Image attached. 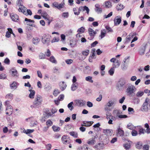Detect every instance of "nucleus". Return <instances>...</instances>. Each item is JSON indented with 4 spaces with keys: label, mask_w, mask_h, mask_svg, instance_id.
Wrapping results in <instances>:
<instances>
[{
    "label": "nucleus",
    "mask_w": 150,
    "mask_h": 150,
    "mask_svg": "<svg viewBox=\"0 0 150 150\" xmlns=\"http://www.w3.org/2000/svg\"><path fill=\"white\" fill-rule=\"evenodd\" d=\"M150 109V99L146 98L142 105L141 110L144 112H147Z\"/></svg>",
    "instance_id": "f257e3e1"
},
{
    "label": "nucleus",
    "mask_w": 150,
    "mask_h": 150,
    "mask_svg": "<svg viewBox=\"0 0 150 150\" xmlns=\"http://www.w3.org/2000/svg\"><path fill=\"white\" fill-rule=\"evenodd\" d=\"M42 99L41 96L39 95L37 96L33 102L34 107H38L42 103Z\"/></svg>",
    "instance_id": "f03ea898"
},
{
    "label": "nucleus",
    "mask_w": 150,
    "mask_h": 150,
    "mask_svg": "<svg viewBox=\"0 0 150 150\" xmlns=\"http://www.w3.org/2000/svg\"><path fill=\"white\" fill-rule=\"evenodd\" d=\"M22 2V0H18V1L17 5L19 7L18 11L19 12H22L25 14H26V8L23 6Z\"/></svg>",
    "instance_id": "7ed1b4c3"
},
{
    "label": "nucleus",
    "mask_w": 150,
    "mask_h": 150,
    "mask_svg": "<svg viewBox=\"0 0 150 150\" xmlns=\"http://www.w3.org/2000/svg\"><path fill=\"white\" fill-rule=\"evenodd\" d=\"M136 91V88L134 85H131L128 86L126 89V93L129 95L134 93Z\"/></svg>",
    "instance_id": "20e7f679"
},
{
    "label": "nucleus",
    "mask_w": 150,
    "mask_h": 150,
    "mask_svg": "<svg viewBox=\"0 0 150 150\" xmlns=\"http://www.w3.org/2000/svg\"><path fill=\"white\" fill-rule=\"evenodd\" d=\"M103 135L105 136L106 139L108 138L109 137L111 136L113 134L112 130L109 129H103Z\"/></svg>",
    "instance_id": "39448f33"
},
{
    "label": "nucleus",
    "mask_w": 150,
    "mask_h": 150,
    "mask_svg": "<svg viewBox=\"0 0 150 150\" xmlns=\"http://www.w3.org/2000/svg\"><path fill=\"white\" fill-rule=\"evenodd\" d=\"M11 74L13 77L18 78L19 76V74L15 67H13L10 70Z\"/></svg>",
    "instance_id": "423d86ee"
},
{
    "label": "nucleus",
    "mask_w": 150,
    "mask_h": 150,
    "mask_svg": "<svg viewBox=\"0 0 150 150\" xmlns=\"http://www.w3.org/2000/svg\"><path fill=\"white\" fill-rule=\"evenodd\" d=\"M41 16L45 19L50 22L49 23L50 24V22L52 20V18L50 17L45 11H43L41 13Z\"/></svg>",
    "instance_id": "0eeeda50"
},
{
    "label": "nucleus",
    "mask_w": 150,
    "mask_h": 150,
    "mask_svg": "<svg viewBox=\"0 0 150 150\" xmlns=\"http://www.w3.org/2000/svg\"><path fill=\"white\" fill-rule=\"evenodd\" d=\"M74 102L76 105L80 107L84 106L86 103L85 101L82 100H74Z\"/></svg>",
    "instance_id": "6e6552de"
},
{
    "label": "nucleus",
    "mask_w": 150,
    "mask_h": 150,
    "mask_svg": "<svg viewBox=\"0 0 150 150\" xmlns=\"http://www.w3.org/2000/svg\"><path fill=\"white\" fill-rule=\"evenodd\" d=\"M64 3H62L59 4L57 2H54L52 4V6L58 9H60L63 8L64 6Z\"/></svg>",
    "instance_id": "1a4fd4ad"
},
{
    "label": "nucleus",
    "mask_w": 150,
    "mask_h": 150,
    "mask_svg": "<svg viewBox=\"0 0 150 150\" xmlns=\"http://www.w3.org/2000/svg\"><path fill=\"white\" fill-rule=\"evenodd\" d=\"M121 21V17L120 16H116L114 19V25L115 26L118 25L120 24Z\"/></svg>",
    "instance_id": "9d476101"
},
{
    "label": "nucleus",
    "mask_w": 150,
    "mask_h": 150,
    "mask_svg": "<svg viewBox=\"0 0 150 150\" xmlns=\"http://www.w3.org/2000/svg\"><path fill=\"white\" fill-rule=\"evenodd\" d=\"M33 88L32 87L30 89H29V91L30 92V93L28 97L31 99L34 98L35 94V91L34 90H33Z\"/></svg>",
    "instance_id": "9b49d317"
},
{
    "label": "nucleus",
    "mask_w": 150,
    "mask_h": 150,
    "mask_svg": "<svg viewBox=\"0 0 150 150\" xmlns=\"http://www.w3.org/2000/svg\"><path fill=\"white\" fill-rule=\"evenodd\" d=\"M126 81L124 79H121L118 83V86L119 87H122L126 83Z\"/></svg>",
    "instance_id": "f8f14e48"
},
{
    "label": "nucleus",
    "mask_w": 150,
    "mask_h": 150,
    "mask_svg": "<svg viewBox=\"0 0 150 150\" xmlns=\"http://www.w3.org/2000/svg\"><path fill=\"white\" fill-rule=\"evenodd\" d=\"M104 147V144L101 143H99L96 144L94 146V148L96 150H100L102 149Z\"/></svg>",
    "instance_id": "ddd939ff"
},
{
    "label": "nucleus",
    "mask_w": 150,
    "mask_h": 150,
    "mask_svg": "<svg viewBox=\"0 0 150 150\" xmlns=\"http://www.w3.org/2000/svg\"><path fill=\"white\" fill-rule=\"evenodd\" d=\"M48 37L47 35H45L42 37V42L44 44H47L49 39L48 38Z\"/></svg>",
    "instance_id": "4468645a"
},
{
    "label": "nucleus",
    "mask_w": 150,
    "mask_h": 150,
    "mask_svg": "<svg viewBox=\"0 0 150 150\" xmlns=\"http://www.w3.org/2000/svg\"><path fill=\"white\" fill-rule=\"evenodd\" d=\"M115 103V100L114 99H112L108 100V102L106 103V104L109 107H111L114 105Z\"/></svg>",
    "instance_id": "2eb2a0df"
},
{
    "label": "nucleus",
    "mask_w": 150,
    "mask_h": 150,
    "mask_svg": "<svg viewBox=\"0 0 150 150\" xmlns=\"http://www.w3.org/2000/svg\"><path fill=\"white\" fill-rule=\"evenodd\" d=\"M93 123V121H84L81 124L82 126H85L87 127L90 126L92 125Z\"/></svg>",
    "instance_id": "dca6fc26"
},
{
    "label": "nucleus",
    "mask_w": 150,
    "mask_h": 150,
    "mask_svg": "<svg viewBox=\"0 0 150 150\" xmlns=\"http://www.w3.org/2000/svg\"><path fill=\"white\" fill-rule=\"evenodd\" d=\"M11 18L12 20L15 21H17L19 20L18 16L17 14L13 13L11 15Z\"/></svg>",
    "instance_id": "f3484780"
},
{
    "label": "nucleus",
    "mask_w": 150,
    "mask_h": 150,
    "mask_svg": "<svg viewBox=\"0 0 150 150\" xmlns=\"http://www.w3.org/2000/svg\"><path fill=\"white\" fill-rule=\"evenodd\" d=\"M26 120L27 121H31V125L32 126H34L35 125H37V122L36 121H35L34 122L33 121V120H34V119L33 117H30L28 118H27Z\"/></svg>",
    "instance_id": "a211bd4d"
},
{
    "label": "nucleus",
    "mask_w": 150,
    "mask_h": 150,
    "mask_svg": "<svg viewBox=\"0 0 150 150\" xmlns=\"http://www.w3.org/2000/svg\"><path fill=\"white\" fill-rule=\"evenodd\" d=\"M82 55L83 57V59H85L89 53V51L88 50H84L82 52Z\"/></svg>",
    "instance_id": "6ab92c4d"
},
{
    "label": "nucleus",
    "mask_w": 150,
    "mask_h": 150,
    "mask_svg": "<svg viewBox=\"0 0 150 150\" xmlns=\"http://www.w3.org/2000/svg\"><path fill=\"white\" fill-rule=\"evenodd\" d=\"M106 33V31L105 30V29H102L100 30V34L99 37L101 39H102L105 36Z\"/></svg>",
    "instance_id": "aec40b11"
},
{
    "label": "nucleus",
    "mask_w": 150,
    "mask_h": 150,
    "mask_svg": "<svg viewBox=\"0 0 150 150\" xmlns=\"http://www.w3.org/2000/svg\"><path fill=\"white\" fill-rule=\"evenodd\" d=\"M96 142L95 138H92L89 139L87 142V143L90 145H93Z\"/></svg>",
    "instance_id": "412c9836"
},
{
    "label": "nucleus",
    "mask_w": 150,
    "mask_h": 150,
    "mask_svg": "<svg viewBox=\"0 0 150 150\" xmlns=\"http://www.w3.org/2000/svg\"><path fill=\"white\" fill-rule=\"evenodd\" d=\"M60 86L62 91L64 90L67 87L66 84L64 81L60 82L59 83Z\"/></svg>",
    "instance_id": "4be33fe9"
},
{
    "label": "nucleus",
    "mask_w": 150,
    "mask_h": 150,
    "mask_svg": "<svg viewBox=\"0 0 150 150\" xmlns=\"http://www.w3.org/2000/svg\"><path fill=\"white\" fill-rule=\"evenodd\" d=\"M59 36H57L54 37L51 40V42L52 43H53L55 42H57L59 41Z\"/></svg>",
    "instance_id": "5701e85b"
},
{
    "label": "nucleus",
    "mask_w": 150,
    "mask_h": 150,
    "mask_svg": "<svg viewBox=\"0 0 150 150\" xmlns=\"http://www.w3.org/2000/svg\"><path fill=\"white\" fill-rule=\"evenodd\" d=\"M34 131V129H23V132L24 133H25L26 134H28L31 133H33Z\"/></svg>",
    "instance_id": "b1692460"
},
{
    "label": "nucleus",
    "mask_w": 150,
    "mask_h": 150,
    "mask_svg": "<svg viewBox=\"0 0 150 150\" xmlns=\"http://www.w3.org/2000/svg\"><path fill=\"white\" fill-rule=\"evenodd\" d=\"M144 94V92L141 90L138 91L137 93L136 96L137 97H140L142 96Z\"/></svg>",
    "instance_id": "393cba45"
},
{
    "label": "nucleus",
    "mask_w": 150,
    "mask_h": 150,
    "mask_svg": "<svg viewBox=\"0 0 150 150\" xmlns=\"http://www.w3.org/2000/svg\"><path fill=\"white\" fill-rule=\"evenodd\" d=\"M17 83L15 81H14L11 85L10 87L11 89L15 90L17 88Z\"/></svg>",
    "instance_id": "a878e982"
},
{
    "label": "nucleus",
    "mask_w": 150,
    "mask_h": 150,
    "mask_svg": "<svg viewBox=\"0 0 150 150\" xmlns=\"http://www.w3.org/2000/svg\"><path fill=\"white\" fill-rule=\"evenodd\" d=\"M88 32L89 34L91 36H93L96 34V32L91 28H89Z\"/></svg>",
    "instance_id": "bb28decb"
},
{
    "label": "nucleus",
    "mask_w": 150,
    "mask_h": 150,
    "mask_svg": "<svg viewBox=\"0 0 150 150\" xmlns=\"http://www.w3.org/2000/svg\"><path fill=\"white\" fill-rule=\"evenodd\" d=\"M25 21L26 22V23L28 25H32L30 23H34L35 21L33 20H31L30 19H28L27 18H25Z\"/></svg>",
    "instance_id": "cd10ccee"
},
{
    "label": "nucleus",
    "mask_w": 150,
    "mask_h": 150,
    "mask_svg": "<svg viewBox=\"0 0 150 150\" xmlns=\"http://www.w3.org/2000/svg\"><path fill=\"white\" fill-rule=\"evenodd\" d=\"M78 88V84L77 83H73L71 85V89L72 91H75Z\"/></svg>",
    "instance_id": "c85d7f7f"
},
{
    "label": "nucleus",
    "mask_w": 150,
    "mask_h": 150,
    "mask_svg": "<svg viewBox=\"0 0 150 150\" xmlns=\"http://www.w3.org/2000/svg\"><path fill=\"white\" fill-rule=\"evenodd\" d=\"M117 132V136H122L124 135V132L123 131L120 129H118Z\"/></svg>",
    "instance_id": "c756f323"
},
{
    "label": "nucleus",
    "mask_w": 150,
    "mask_h": 150,
    "mask_svg": "<svg viewBox=\"0 0 150 150\" xmlns=\"http://www.w3.org/2000/svg\"><path fill=\"white\" fill-rule=\"evenodd\" d=\"M120 64V61L118 60L117 59L116 62L113 64V66L115 68H117L119 67Z\"/></svg>",
    "instance_id": "7c9ffc66"
},
{
    "label": "nucleus",
    "mask_w": 150,
    "mask_h": 150,
    "mask_svg": "<svg viewBox=\"0 0 150 150\" xmlns=\"http://www.w3.org/2000/svg\"><path fill=\"white\" fill-rule=\"evenodd\" d=\"M124 7V6L123 5L120 4L117 5L116 8L117 11H121L122 10Z\"/></svg>",
    "instance_id": "2f4dec72"
},
{
    "label": "nucleus",
    "mask_w": 150,
    "mask_h": 150,
    "mask_svg": "<svg viewBox=\"0 0 150 150\" xmlns=\"http://www.w3.org/2000/svg\"><path fill=\"white\" fill-rule=\"evenodd\" d=\"M96 8V11L99 12H101L102 11V9L100 7V5L98 4H96L95 5Z\"/></svg>",
    "instance_id": "473e14b6"
},
{
    "label": "nucleus",
    "mask_w": 150,
    "mask_h": 150,
    "mask_svg": "<svg viewBox=\"0 0 150 150\" xmlns=\"http://www.w3.org/2000/svg\"><path fill=\"white\" fill-rule=\"evenodd\" d=\"M123 146L125 149L129 150L131 148V144L130 143L124 144H123Z\"/></svg>",
    "instance_id": "72a5a7b5"
},
{
    "label": "nucleus",
    "mask_w": 150,
    "mask_h": 150,
    "mask_svg": "<svg viewBox=\"0 0 150 150\" xmlns=\"http://www.w3.org/2000/svg\"><path fill=\"white\" fill-rule=\"evenodd\" d=\"M70 135L73 136L74 138H77L78 136V133L76 132L72 131L69 132Z\"/></svg>",
    "instance_id": "f704fd0d"
},
{
    "label": "nucleus",
    "mask_w": 150,
    "mask_h": 150,
    "mask_svg": "<svg viewBox=\"0 0 150 150\" xmlns=\"http://www.w3.org/2000/svg\"><path fill=\"white\" fill-rule=\"evenodd\" d=\"M73 11L75 15H79L80 12V9L79 8L77 9L76 8H75L73 9Z\"/></svg>",
    "instance_id": "c9c22d12"
},
{
    "label": "nucleus",
    "mask_w": 150,
    "mask_h": 150,
    "mask_svg": "<svg viewBox=\"0 0 150 150\" xmlns=\"http://www.w3.org/2000/svg\"><path fill=\"white\" fill-rule=\"evenodd\" d=\"M67 137L66 136L64 135L62 137V142L65 144H66L68 142V141L66 139Z\"/></svg>",
    "instance_id": "e433bc0d"
},
{
    "label": "nucleus",
    "mask_w": 150,
    "mask_h": 150,
    "mask_svg": "<svg viewBox=\"0 0 150 150\" xmlns=\"http://www.w3.org/2000/svg\"><path fill=\"white\" fill-rule=\"evenodd\" d=\"M52 129L53 130L54 132H59L60 130V127H59L56 126L55 125H53L52 127Z\"/></svg>",
    "instance_id": "4c0bfd02"
},
{
    "label": "nucleus",
    "mask_w": 150,
    "mask_h": 150,
    "mask_svg": "<svg viewBox=\"0 0 150 150\" xmlns=\"http://www.w3.org/2000/svg\"><path fill=\"white\" fill-rule=\"evenodd\" d=\"M105 7L107 8H111L112 6L111 3L109 1H107L105 3Z\"/></svg>",
    "instance_id": "58836bf2"
},
{
    "label": "nucleus",
    "mask_w": 150,
    "mask_h": 150,
    "mask_svg": "<svg viewBox=\"0 0 150 150\" xmlns=\"http://www.w3.org/2000/svg\"><path fill=\"white\" fill-rule=\"evenodd\" d=\"M85 80L86 81H88L91 83L93 82V81L92 80V77L91 76H88L85 78Z\"/></svg>",
    "instance_id": "ea45409f"
},
{
    "label": "nucleus",
    "mask_w": 150,
    "mask_h": 150,
    "mask_svg": "<svg viewBox=\"0 0 150 150\" xmlns=\"http://www.w3.org/2000/svg\"><path fill=\"white\" fill-rule=\"evenodd\" d=\"M76 42L75 40H71L69 44L70 45L71 47H74L76 45Z\"/></svg>",
    "instance_id": "a19ab883"
},
{
    "label": "nucleus",
    "mask_w": 150,
    "mask_h": 150,
    "mask_svg": "<svg viewBox=\"0 0 150 150\" xmlns=\"http://www.w3.org/2000/svg\"><path fill=\"white\" fill-rule=\"evenodd\" d=\"M40 41L39 39L38 38H35L33 39V43L35 45L37 44Z\"/></svg>",
    "instance_id": "79ce46f5"
},
{
    "label": "nucleus",
    "mask_w": 150,
    "mask_h": 150,
    "mask_svg": "<svg viewBox=\"0 0 150 150\" xmlns=\"http://www.w3.org/2000/svg\"><path fill=\"white\" fill-rule=\"evenodd\" d=\"M22 44H23V43H21V44L20 43V42H17L16 43V45L17 47V48L18 49L20 50L21 51L22 50V47H21V46L19 45H21L22 46L23 45Z\"/></svg>",
    "instance_id": "37998d69"
},
{
    "label": "nucleus",
    "mask_w": 150,
    "mask_h": 150,
    "mask_svg": "<svg viewBox=\"0 0 150 150\" xmlns=\"http://www.w3.org/2000/svg\"><path fill=\"white\" fill-rule=\"evenodd\" d=\"M49 60L51 62L56 64L57 63L56 60L55 59V58L53 56H51Z\"/></svg>",
    "instance_id": "c03bdc74"
},
{
    "label": "nucleus",
    "mask_w": 150,
    "mask_h": 150,
    "mask_svg": "<svg viewBox=\"0 0 150 150\" xmlns=\"http://www.w3.org/2000/svg\"><path fill=\"white\" fill-rule=\"evenodd\" d=\"M85 28L83 27H81V28H79L77 32L79 33H83L85 31Z\"/></svg>",
    "instance_id": "a18cd8bd"
},
{
    "label": "nucleus",
    "mask_w": 150,
    "mask_h": 150,
    "mask_svg": "<svg viewBox=\"0 0 150 150\" xmlns=\"http://www.w3.org/2000/svg\"><path fill=\"white\" fill-rule=\"evenodd\" d=\"M113 114L118 117L119 115H120V112L119 110H114L113 112Z\"/></svg>",
    "instance_id": "49530a36"
},
{
    "label": "nucleus",
    "mask_w": 150,
    "mask_h": 150,
    "mask_svg": "<svg viewBox=\"0 0 150 150\" xmlns=\"http://www.w3.org/2000/svg\"><path fill=\"white\" fill-rule=\"evenodd\" d=\"M127 127L129 129L132 130L135 128V127L133 125L130 123L127 125Z\"/></svg>",
    "instance_id": "de8ad7c7"
},
{
    "label": "nucleus",
    "mask_w": 150,
    "mask_h": 150,
    "mask_svg": "<svg viewBox=\"0 0 150 150\" xmlns=\"http://www.w3.org/2000/svg\"><path fill=\"white\" fill-rule=\"evenodd\" d=\"M114 68L113 67L111 68L108 71V73L110 75H112L113 74L115 71Z\"/></svg>",
    "instance_id": "09e8293b"
},
{
    "label": "nucleus",
    "mask_w": 150,
    "mask_h": 150,
    "mask_svg": "<svg viewBox=\"0 0 150 150\" xmlns=\"http://www.w3.org/2000/svg\"><path fill=\"white\" fill-rule=\"evenodd\" d=\"M52 122L50 120H47L46 122V125L49 127L52 125Z\"/></svg>",
    "instance_id": "8fccbe9b"
},
{
    "label": "nucleus",
    "mask_w": 150,
    "mask_h": 150,
    "mask_svg": "<svg viewBox=\"0 0 150 150\" xmlns=\"http://www.w3.org/2000/svg\"><path fill=\"white\" fill-rule=\"evenodd\" d=\"M142 145V143L141 142H138L136 145V147L139 149H141Z\"/></svg>",
    "instance_id": "3c124183"
},
{
    "label": "nucleus",
    "mask_w": 150,
    "mask_h": 150,
    "mask_svg": "<svg viewBox=\"0 0 150 150\" xmlns=\"http://www.w3.org/2000/svg\"><path fill=\"white\" fill-rule=\"evenodd\" d=\"M39 57L40 59H44L45 58V54L43 53H40L39 55Z\"/></svg>",
    "instance_id": "603ef678"
},
{
    "label": "nucleus",
    "mask_w": 150,
    "mask_h": 150,
    "mask_svg": "<svg viewBox=\"0 0 150 150\" xmlns=\"http://www.w3.org/2000/svg\"><path fill=\"white\" fill-rule=\"evenodd\" d=\"M113 13L112 12H111L108 15H104L103 17L104 18H109V17H110L112 15Z\"/></svg>",
    "instance_id": "864d4df0"
},
{
    "label": "nucleus",
    "mask_w": 150,
    "mask_h": 150,
    "mask_svg": "<svg viewBox=\"0 0 150 150\" xmlns=\"http://www.w3.org/2000/svg\"><path fill=\"white\" fill-rule=\"evenodd\" d=\"M45 56L46 55L47 57H49L51 55V52L49 49H47V52H45Z\"/></svg>",
    "instance_id": "5fc2aeb1"
},
{
    "label": "nucleus",
    "mask_w": 150,
    "mask_h": 150,
    "mask_svg": "<svg viewBox=\"0 0 150 150\" xmlns=\"http://www.w3.org/2000/svg\"><path fill=\"white\" fill-rule=\"evenodd\" d=\"M73 103V102H71L68 105V107L71 110H72L74 108L72 106Z\"/></svg>",
    "instance_id": "6e6d98bb"
},
{
    "label": "nucleus",
    "mask_w": 150,
    "mask_h": 150,
    "mask_svg": "<svg viewBox=\"0 0 150 150\" xmlns=\"http://www.w3.org/2000/svg\"><path fill=\"white\" fill-rule=\"evenodd\" d=\"M132 38V36H131L130 35H127L126 38V42H129Z\"/></svg>",
    "instance_id": "4d7b16f0"
},
{
    "label": "nucleus",
    "mask_w": 150,
    "mask_h": 150,
    "mask_svg": "<svg viewBox=\"0 0 150 150\" xmlns=\"http://www.w3.org/2000/svg\"><path fill=\"white\" fill-rule=\"evenodd\" d=\"M138 134L137 132L134 130H132L131 132V134L133 136H136Z\"/></svg>",
    "instance_id": "13d9d810"
},
{
    "label": "nucleus",
    "mask_w": 150,
    "mask_h": 150,
    "mask_svg": "<svg viewBox=\"0 0 150 150\" xmlns=\"http://www.w3.org/2000/svg\"><path fill=\"white\" fill-rule=\"evenodd\" d=\"M59 93H60V92L59 91V90L57 89H56L54 90V91L53 92V94L54 96H56Z\"/></svg>",
    "instance_id": "bf43d9fd"
},
{
    "label": "nucleus",
    "mask_w": 150,
    "mask_h": 150,
    "mask_svg": "<svg viewBox=\"0 0 150 150\" xmlns=\"http://www.w3.org/2000/svg\"><path fill=\"white\" fill-rule=\"evenodd\" d=\"M6 77V75L4 74H0V79H5Z\"/></svg>",
    "instance_id": "052dcab7"
},
{
    "label": "nucleus",
    "mask_w": 150,
    "mask_h": 150,
    "mask_svg": "<svg viewBox=\"0 0 150 150\" xmlns=\"http://www.w3.org/2000/svg\"><path fill=\"white\" fill-rule=\"evenodd\" d=\"M145 130L144 129L142 128H140L139 131V134H144Z\"/></svg>",
    "instance_id": "680f3d73"
},
{
    "label": "nucleus",
    "mask_w": 150,
    "mask_h": 150,
    "mask_svg": "<svg viewBox=\"0 0 150 150\" xmlns=\"http://www.w3.org/2000/svg\"><path fill=\"white\" fill-rule=\"evenodd\" d=\"M106 118L107 119H110L111 117H112L111 114L109 112H107L106 113Z\"/></svg>",
    "instance_id": "e2e57ef3"
},
{
    "label": "nucleus",
    "mask_w": 150,
    "mask_h": 150,
    "mask_svg": "<svg viewBox=\"0 0 150 150\" xmlns=\"http://www.w3.org/2000/svg\"><path fill=\"white\" fill-rule=\"evenodd\" d=\"M65 62L67 64H69L73 62V60L71 59H67L65 61Z\"/></svg>",
    "instance_id": "0e129e2a"
},
{
    "label": "nucleus",
    "mask_w": 150,
    "mask_h": 150,
    "mask_svg": "<svg viewBox=\"0 0 150 150\" xmlns=\"http://www.w3.org/2000/svg\"><path fill=\"white\" fill-rule=\"evenodd\" d=\"M64 97V95L63 94L60 95L58 97V99L59 100L62 101L63 100Z\"/></svg>",
    "instance_id": "69168bd1"
},
{
    "label": "nucleus",
    "mask_w": 150,
    "mask_h": 150,
    "mask_svg": "<svg viewBox=\"0 0 150 150\" xmlns=\"http://www.w3.org/2000/svg\"><path fill=\"white\" fill-rule=\"evenodd\" d=\"M62 16L64 18H67L69 16V13L68 12H64L62 13Z\"/></svg>",
    "instance_id": "338daca9"
},
{
    "label": "nucleus",
    "mask_w": 150,
    "mask_h": 150,
    "mask_svg": "<svg viewBox=\"0 0 150 150\" xmlns=\"http://www.w3.org/2000/svg\"><path fill=\"white\" fill-rule=\"evenodd\" d=\"M149 146L147 144L144 145L143 146V150H149Z\"/></svg>",
    "instance_id": "774afa93"
}]
</instances>
